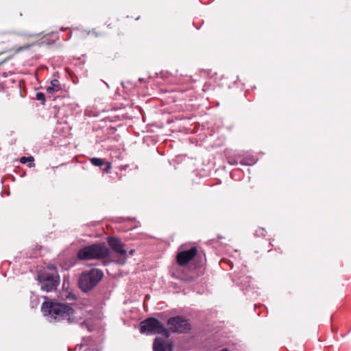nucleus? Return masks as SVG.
Returning a JSON list of instances; mask_svg holds the SVG:
<instances>
[{
	"label": "nucleus",
	"mask_w": 351,
	"mask_h": 351,
	"mask_svg": "<svg viewBox=\"0 0 351 351\" xmlns=\"http://www.w3.org/2000/svg\"><path fill=\"white\" fill-rule=\"evenodd\" d=\"M41 311L49 322L55 323L66 319L69 324L77 323L83 319H87L91 311L89 306L83 311L80 308L73 309L66 304L51 301L43 302Z\"/></svg>",
	"instance_id": "nucleus-1"
},
{
	"label": "nucleus",
	"mask_w": 351,
	"mask_h": 351,
	"mask_svg": "<svg viewBox=\"0 0 351 351\" xmlns=\"http://www.w3.org/2000/svg\"><path fill=\"white\" fill-rule=\"evenodd\" d=\"M38 279L41 285V289L47 292L56 289L60 283V276L53 265L48 267L47 270L40 271Z\"/></svg>",
	"instance_id": "nucleus-2"
},
{
	"label": "nucleus",
	"mask_w": 351,
	"mask_h": 351,
	"mask_svg": "<svg viewBox=\"0 0 351 351\" xmlns=\"http://www.w3.org/2000/svg\"><path fill=\"white\" fill-rule=\"evenodd\" d=\"M109 252L104 243H94L81 249L77 257L82 260L101 259L107 257Z\"/></svg>",
	"instance_id": "nucleus-3"
},
{
	"label": "nucleus",
	"mask_w": 351,
	"mask_h": 351,
	"mask_svg": "<svg viewBox=\"0 0 351 351\" xmlns=\"http://www.w3.org/2000/svg\"><path fill=\"white\" fill-rule=\"evenodd\" d=\"M140 332L147 335L161 334L167 338L169 337V332L164 324L154 317H149L140 323Z\"/></svg>",
	"instance_id": "nucleus-4"
},
{
	"label": "nucleus",
	"mask_w": 351,
	"mask_h": 351,
	"mask_svg": "<svg viewBox=\"0 0 351 351\" xmlns=\"http://www.w3.org/2000/svg\"><path fill=\"white\" fill-rule=\"evenodd\" d=\"M103 278V273L97 269H92L82 274L79 285L83 291H87L95 287Z\"/></svg>",
	"instance_id": "nucleus-5"
},
{
	"label": "nucleus",
	"mask_w": 351,
	"mask_h": 351,
	"mask_svg": "<svg viewBox=\"0 0 351 351\" xmlns=\"http://www.w3.org/2000/svg\"><path fill=\"white\" fill-rule=\"evenodd\" d=\"M108 243L110 248L117 255L118 258L116 261L117 263L120 265L125 264L128 258V254L125 249L124 244L119 239L116 237H109L108 239Z\"/></svg>",
	"instance_id": "nucleus-6"
},
{
	"label": "nucleus",
	"mask_w": 351,
	"mask_h": 351,
	"mask_svg": "<svg viewBox=\"0 0 351 351\" xmlns=\"http://www.w3.org/2000/svg\"><path fill=\"white\" fill-rule=\"evenodd\" d=\"M169 329L173 332H185L190 330V324L187 319L181 316L171 317L167 321Z\"/></svg>",
	"instance_id": "nucleus-7"
},
{
	"label": "nucleus",
	"mask_w": 351,
	"mask_h": 351,
	"mask_svg": "<svg viewBox=\"0 0 351 351\" xmlns=\"http://www.w3.org/2000/svg\"><path fill=\"white\" fill-rule=\"evenodd\" d=\"M197 254V248L193 247L189 250L179 252L177 255V262L180 265L187 264Z\"/></svg>",
	"instance_id": "nucleus-8"
},
{
	"label": "nucleus",
	"mask_w": 351,
	"mask_h": 351,
	"mask_svg": "<svg viewBox=\"0 0 351 351\" xmlns=\"http://www.w3.org/2000/svg\"><path fill=\"white\" fill-rule=\"evenodd\" d=\"M153 349L154 351H172L171 346L160 337L155 339Z\"/></svg>",
	"instance_id": "nucleus-9"
},
{
	"label": "nucleus",
	"mask_w": 351,
	"mask_h": 351,
	"mask_svg": "<svg viewBox=\"0 0 351 351\" xmlns=\"http://www.w3.org/2000/svg\"><path fill=\"white\" fill-rule=\"evenodd\" d=\"M61 89V86L58 80H53L51 81L50 86L46 87V90L48 93H54Z\"/></svg>",
	"instance_id": "nucleus-10"
},
{
	"label": "nucleus",
	"mask_w": 351,
	"mask_h": 351,
	"mask_svg": "<svg viewBox=\"0 0 351 351\" xmlns=\"http://www.w3.org/2000/svg\"><path fill=\"white\" fill-rule=\"evenodd\" d=\"M90 162L96 167H101L104 164V160L98 158H92Z\"/></svg>",
	"instance_id": "nucleus-11"
},
{
	"label": "nucleus",
	"mask_w": 351,
	"mask_h": 351,
	"mask_svg": "<svg viewBox=\"0 0 351 351\" xmlns=\"http://www.w3.org/2000/svg\"><path fill=\"white\" fill-rule=\"evenodd\" d=\"M27 161H29L30 163L29 165V167H32L34 166V158L32 156H29V157H21V159H20V162L23 164H25L26 163Z\"/></svg>",
	"instance_id": "nucleus-12"
},
{
	"label": "nucleus",
	"mask_w": 351,
	"mask_h": 351,
	"mask_svg": "<svg viewBox=\"0 0 351 351\" xmlns=\"http://www.w3.org/2000/svg\"><path fill=\"white\" fill-rule=\"evenodd\" d=\"M36 99L39 101H42V104H44L45 101V97L44 93L41 92H38L36 93Z\"/></svg>",
	"instance_id": "nucleus-13"
},
{
	"label": "nucleus",
	"mask_w": 351,
	"mask_h": 351,
	"mask_svg": "<svg viewBox=\"0 0 351 351\" xmlns=\"http://www.w3.org/2000/svg\"><path fill=\"white\" fill-rule=\"evenodd\" d=\"M31 304L32 307L36 306L38 304V299L35 298L34 300H32Z\"/></svg>",
	"instance_id": "nucleus-14"
},
{
	"label": "nucleus",
	"mask_w": 351,
	"mask_h": 351,
	"mask_svg": "<svg viewBox=\"0 0 351 351\" xmlns=\"http://www.w3.org/2000/svg\"><path fill=\"white\" fill-rule=\"evenodd\" d=\"M255 162V160L253 159L252 160H250V162H241V164L243 165H253L254 163Z\"/></svg>",
	"instance_id": "nucleus-15"
},
{
	"label": "nucleus",
	"mask_w": 351,
	"mask_h": 351,
	"mask_svg": "<svg viewBox=\"0 0 351 351\" xmlns=\"http://www.w3.org/2000/svg\"><path fill=\"white\" fill-rule=\"evenodd\" d=\"M81 326H82V327L86 326L89 331H91V330L87 326L85 320L82 323Z\"/></svg>",
	"instance_id": "nucleus-16"
},
{
	"label": "nucleus",
	"mask_w": 351,
	"mask_h": 351,
	"mask_svg": "<svg viewBox=\"0 0 351 351\" xmlns=\"http://www.w3.org/2000/svg\"><path fill=\"white\" fill-rule=\"evenodd\" d=\"M110 168H111V165H110V163H109V162H108V163L107 164V167H106V168L104 169V171H106V172H108V171Z\"/></svg>",
	"instance_id": "nucleus-17"
},
{
	"label": "nucleus",
	"mask_w": 351,
	"mask_h": 351,
	"mask_svg": "<svg viewBox=\"0 0 351 351\" xmlns=\"http://www.w3.org/2000/svg\"><path fill=\"white\" fill-rule=\"evenodd\" d=\"M135 252V250H131L129 251V254L130 255H133Z\"/></svg>",
	"instance_id": "nucleus-18"
},
{
	"label": "nucleus",
	"mask_w": 351,
	"mask_h": 351,
	"mask_svg": "<svg viewBox=\"0 0 351 351\" xmlns=\"http://www.w3.org/2000/svg\"><path fill=\"white\" fill-rule=\"evenodd\" d=\"M29 46H25V47H20L19 51H21V50H23V49H28Z\"/></svg>",
	"instance_id": "nucleus-19"
},
{
	"label": "nucleus",
	"mask_w": 351,
	"mask_h": 351,
	"mask_svg": "<svg viewBox=\"0 0 351 351\" xmlns=\"http://www.w3.org/2000/svg\"><path fill=\"white\" fill-rule=\"evenodd\" d=\"M198 268H199V273H200V271H201V267L199 265V266H198Z\"/></svg>",
	"instance_id": "nucleus-20"
}]
</instances>
